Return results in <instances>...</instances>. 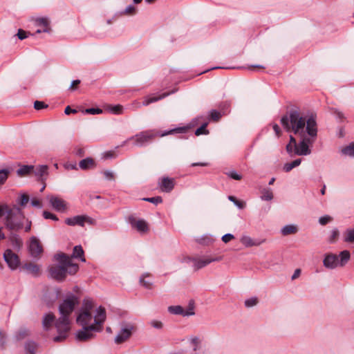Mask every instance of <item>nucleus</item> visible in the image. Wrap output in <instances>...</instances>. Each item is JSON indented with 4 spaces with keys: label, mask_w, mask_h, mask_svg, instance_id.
I'll return each mask as SVG.
<instances>
[{
    "label": "nucleus",
    "mask_w": 354,
    "mask_h": 354,
    "mask_svg": "<svg viewBox=\"0 0 354 354\" xmlns=\"http://www.w3.org/2000/svg\"><path fill=\"white\" fill-rule=\"evenodd\" d=\"M76 112H77V111L75 109H71L69 106H67L64 110V113L66 115H69L71 113H75Z\"/></svg>",
    "instance_id": "052dcab7"
},
{
    "label": "nucleus",
    "mask_w": 354,
    "mask_h": 354,
    "mask_svg": "<svg viewBox=\"0 0 354 354\" xmlns=\"http://www.w3.org/2000/svg\"><path fill=\"white\" fill-rule=\"evenodd\" d=\"M209 116L212 120L217 122L221 118V113L216 110H212L209 112Z\"/></svg>",
    "instance_id": "a19ab883"
},
{
    "label": "nucleus",
    "mask_w": 354,
    "mask_h": 354,
    "mask_svg": "<svg viewBox=\"0 0 354 354\" xmlns=\"http://www.w3.org/2000/svg\"><path fill=\"white\" fill-rule=\"evenodd\" d=\"M77 304L78 299L74 295L68 297L60 304L59 306L60 317L56 320L55 323V328L58 335L53 338L54 342H62L68 337L71 330L69 317Z\"/></svg>",
    "instance_id": "f03ea898"
},
{
    "label": "nucleus",
    "mask_w": 354,
    "mask_h": 354,
    "mask_svg": "<svg viewBox=\"0 0 354 354\" xmlns=\"http://www.w3.org/2000/svg\"><path fill=\"white\" fill-rule=\"evenodd\" d=\"M273 130L274 131L276 135L279 137L280 136V127L278 124H275L273 125Z\"/></svg>",
    "instance_id": "680f3d73"
},
{
    "label": "nucleus",
    "mask_w": 354,
    "mask_h": 354,
    "mask_svg": "<svg viewBox=\"0 0 354 354\" xmlns=\"http://www.w3.org/2000/svg\"><path fill=\"white\" fill-rule=\"evenodd\" d=\"M344 241L347 243L354 242V227L346 230L344 236Z\"/></svg>",
    "instance_id": "c9c22d12"
},
{
    "label": "nucleus",
    "mask_w": 354,
    "mask_h": 354,
    "mask_svg": "<svg viewBox=\"0 0 354 354\" xmlns=\"http://www.w3.org/2000/svg\"><path fill=\"white\" fill-rule=\"evenodd\" d=\"M93 308V301L90 299H84L82 308L77 317V323L82 326H90L94 317L92 315V309Z\"/></svg>",
    "instance_id": "6e6552de"
},
{
    "label": "nucleus",
    "mask_w": 354,
    "mask_h": 354,
    "mask_svg": "<svg viewBox=\"0 0 354 354\" xmlns=\"http://www.w3.org/2000/svg\"><path fill=\"white\" fill-rule=\"evenodd\" d=\"M248 68L250 70H254L255 68L264 69L265 66H263L262 65H252V66H248Z\"/></svg>",
    "instance_id": "e2e57ef3"
},
{
    "label": "nucleus",
    "mask_w": 354,
    "mask_h": 354,
    "mask_svg": "<svg viewBox=\"0 0 354 354\" xmlns=\"http://www.w3.org/2000/svg\"><path fill=\"white\" fill-rule=\"evenodd\" d=\"M43 216L46 219H52L53 221H58V218L55 214H54L50 212H48V211H44Z\"/></svg>",
    "instance_id": "c03bdc74"
},
{
    "label": "nucleus",
    "mask_w": 354,
    "mask_h": 354,
    "mask_svg": "<svg viewBox=\"0 0 354 354\" xmlns=\"http://www.w3.org/2000/svg\"><path fill=\"white\" fill-rule=\"evenodd\" d=\"M104 177L108 180H114V174L111 171H104L103 172Z\"/></svg>",
    "instance_id": "4d7b16f0"
},
{
    "label": "nucleus",
    "mask_w": 354,
    "mask_h": 354,
    "mask_svg": "<svg viewBox=\"0 0 354 354\" xmlns=\"http://www.w3.org/2000/svg\"><path fill=\"white\" fill-rule=\"evenodd\" d=\"M301 274V270L300 269H296L294 272V274H292V279H297V277H299V276Z\"/></svg>",
    "instance_id": "0e129e2a"
},
{
    "label": "nucleus",
    "mask_w": 354,
    "mask_h": 354,
    "mask_svg": "<svg viewBox=\"0 0 354 354\" xmlns=\"http://www.w3.org/2000/svg\"><path fill=\"white\" fill-rule=\"evenodd\" d=\"M261 198L263 201H271L273 198V194L270 189H263L261 191Z\"/></svg>",
    "instance_id": "2f4dec72"
},
{
    "label": "nucleus",
    "mask_w": 354,
    "mask_h": 354,
    "mask_svg": "<svg viewBox=\"0 0 354 354\" xmlns=\"http://www.w3.org/2000/svg\"><path fill=\"white\" fill-rule=\"evenodd\" d=\"M339 257L340 258L339 260V266L342 267L344 266L349 261L351 254L348 250H344L339 253L338 258Z\"/></svg>",
    "instance_id": "393cba45"
},
{
    "label": "nucleus",
    "mask_w": 354,
    "mask_h": 354,
    "mask_svg": "<svg viewBox=\"0 0 354 354\" xmlns=\"http://www.w3.org/2000/svg\"><path fill=\"white\" fill-rule=\"evenodd\" d=\"M9 174V171L7 169L0 170V185H3L7 180Z\"/></svg>",
    "instance_id": "58836bf2"
},
{
    "label": "nucleus",
    "mask_w": 354,
    "mask_h": 354,
    "mask_svg": "<svg viewBox=\"0 0 354 354\" xmlns=\"http://www.w3.org/2000/svg\"><path fill=\"white\" fill-rule=\"evenodd\" d=\"M149 274H144L141 277H140V283L144 286L146 288H151V281H146L145 279V278L146 277H148Z\"/></svg>",
    "instance_id": "ea45409f"
},
{
    "label": "nucleus",
    "mask_w": 354,
    "mask_h": 354,
    "mask_svg": "<svg viewBox=\"0 0 354 354\" xmlns=\"http://www.w3.org/2000/svg\"><path fill=\"white\" fill-rule=\"evenodd\" d=\"M79 167L82 170H87L94 168L95 167V162L93 158H86L80 162Z\"/></svg>",
    "instance_id": "4be33fe9"
},
{
    "label": "nucleus",
    "mask_w": 354,
    "mask_h": 354,
    "mask_svg": "<svg viewBox=\"0 0 354 354\" xmlns=\"http://www.w3.org/2000/svg\"><path fill=\"white\" fill-rule=\"evenodd\" d=\"M169 313L174 315H181L183 316H189L194 315V308L189 307V309L185 310L180 306H169L168 308Z\"/></svg>",
    "instance_id": "a211bd4d"
},
{
    "label": "nucleus",
    "mask_w": 354,
    "mask_h": 354,
    "mask_svg": "<svg viewBox=\"0 0 354 354\" xmlns=\"http://www.w3.org/2000/svg\"><path fill=\"white\" fill-rule=\"evenodd\" d=\"M10 241L13 248L18 250L21 248L23 244L21 239H20L17 235L12 236L10 239Z\"/></svg>",
    "instance_id": "72a5a7b5"
},
{
    "label": "nucleus",
    "mask_w": 354,
    "mask_h": 354,
    "mask_svg": "<svg viewBox=\"0 0 354 354\" xmlns=\"http://www.w3.org/2000/svg\"><path fill=\"white\" fill-rule=\"evenodd\" d=\"M75 154L78 156L82 157L84 155V151L83 149L79 148L76 149Z\"/></svg>",
    "instance_id": "338daca9"
},
{
    "label": "nucleus",
    "mask_w": 354,
    "mask_h": 354,
    "mask_svg": "<svg viewBox=\"0 0 354 354\" xmlns=\"http://www.w3.org/2000/svg\"><path fill=\"white\" fill-rule=\"evenodd\" d=\"M323 263L326 268L334 269L339 266L338 256L333 254H327L323 261Z\"/></svg>",
    "instance_id": "f3484780"
},
{
    "label": "nucleus",
    "mask_w": 354,
    "mask_h": 354,
    "mask_svg": "<svg viewBox=\"0 0 354 354\" xmlns=\"http://www.w3.org/2000/svg\"><path fill=\"white\" fill-rule=\"evenodd\" d=\"M234 239V236L232 234H226L223 235L221 238L222 241L225 243L230 242V241H232Z\"/></svg>",
    "instance_id": "603ef678"
},
{
    "label": "nucleus",
    "mask_w": 354,
    "mask_h": 354,
    "mask_svg": "<svg viewBox=\"0 0 354 354\" xmlns=\"http://www.w3.org/2000/svg\"><path fill=\"white\" fill-rule=\"evenodd\" d=\"M3 259L12 270H16L20 265V260L18 255L14 253L10 249H7L4 252Z\"/></svg>",
    "instance_id": "9b49d317"
},
{
    "label": "nucleus",
    "mask_w": 354,
    "mask_h": 354,
    "mask_svg": "<svg viewBox=\"0 0 354 354\" xmlns=\"http://www.w3.org/2000/svg\"><path fill=\"white\" fill-rule=\"evenodd\" d=\"M80 83V80H73L71 83L70 88L75 89V86L78 85Z\"/></svg>",
    "instance_id": "774afa93"
},
{
    "label": "nucleus",
    "mask_w": 354,
    "mask_h": 354,
    "mask_svg": "<svg viewBox=\"0 0 354 354\" xmlns=\"http://www.w3.org/2000/svg\"><path fill=\"white\" fill-rule=\"evenodd\" d=\"M151 325L156 328H161L162 326V324L160 322L156 320L152 321L151 322Z\"/></svg>",
    "instance_id": "bf43d9fd"
},
{
    "label": "nucleus",
    "mask_w": 354,
    "mask_h": 354,
    "mask_svg": "<svg viewBox=\"0 0 354 354\" xmlns=\"http://www.w3.org/2000/svg\"><path fill=\"white\" fill-rule=\"evenodd\" d=\"M23 269L34 277H38L40 275V266L37 264L28 263L24 265Z\"/></svg>",
    "instance_id": "aec40b11"
},
{
    "label": "nucleus",
    "mask_w": 354,
    "mask_h": 354,
    "mask_svg": "<svg viewBox=\"0 0 354 354\" xmlns=\"http://www.w3.org/2000/svg\"><path fill=\"white\" fill-rule=\"evenodd\" d=\"M201 341L198 337H194L191 339V343L194 346V351L197 350V347L198 344H200Z\"/></svg>",
    "instance_id": "864d4df0"
},
{
    "label": "nucleus",
    "mask_w": 354,
    "mask_h": 354,
    "mask_svg": "<svg viewBox=\"0 0 354 354\" xmlns=\"http://www.w3.org/2000/svg\"><path fill=\"white\" fill-rule=\"evenodd\" d=\"M84 250L81 245H76L73 248V252L72 257L74 258H81L82 261H85V259L83 258Z\"/></svg>",
    "instance_id": "7c9ffc66"
},
{
    "label": "nucleus",
    "mask_w": 354,
    "mask_h": 354,
    "mask_svg": "<svg viewBox=\"0 0 354 354\" xmlns=\"http://www.w3.org/2000/svg\"><path fill=\"white\" fill-rule=\"evenodd\" d=\"M29 201V197L27 194H22L19 198V203L21 206H25Z\"/></svg>",
    "instance_id": "49530a36"
},
{
    "label": "nucleus",
    "mask_w": 354,
    "mask_h": 354,
    "mask_svg": "<svg viewBox=\"0 0 354 354\" xmlns=\"http://www.w3.org/2000/svg\"><path fill=\"white\" fill-rule=\"evenodd\" d=\"M228 199L233 202L234 204L237 206L239 209H243L245 207V203L243 201H241L237 200L234 196H229Z\"/></svg>",
    "instance_id": "e433bc0d"
},
{
    "label": "nucleus",
    "mask_w": 354,
    "mask_h": 354,
    "mask_svg": "<svg viewBox=\"0 0 354 354\" xmlns=\"http://www.w3.org/2000/svg\"><path fill=\"white\" fill-rule=\"evenodd\" d=\"M37 346L33 342H29L26 343L25 346L26 351L27 354H35L37 350Z\"/></svg>",
    "instance_id": "f704fd0d"
},
{
    "label": "nucleus",
    "mask_w": 354,
    "mask_h": 354,
    "mask_svg": "<svg viewBox=\"0 0 354 354\" xmlns=\"http://www.w3.org/2000/svg\"><path fill=\"white\" fill-rule=\"evenodd\" d=\"M136 12V8L135 6L130 5L127 6L124 10V13L127 15H134Z\"/></svg>",
    "instance_id": "09e8293b"
},
{
    "label": "nucleus",
    "mask_w": 354,
    "mask_h": 354,
    "mask_svg": "<svg viewBox=\"0 0 354 354\" xmlns=\"http://www.w3.org/2000/svg\"><path fill=\"white\" fill-rule=\"evenodd\" d=\"M84 113H87V114L95 115V114L102 113L103 111H102V109H99V108H89V109H85L84 111Z\"/></svg>",
    "instance_id": "79ce46f5"
},
{
    "label": "nucleus",
    "mask_w": 354,
    "mask_h": 354,
    "mask_svg": "<svg viewBox=\"0 0 354 354\" xmlns=\"http://www.w3.org/2000/svg\"><path fill=\"white\" fill-rule=\"evenodd\" d=\"M55 317L52 313L46 314L42 320V326L45 330H49L53 325L55 326Z\"/></svg>",
    "instance_id": "6ab92c4d"
},
{
    "label": "nucleus",
    "mask_w": 354,
    "mask_h": 354,
    "mask_svg": "<svg viewBox=\"0 0 354 354\" xmlns=\"http://www.w3.org/2000/svg\"><path fill=\"white\" fill-rule=\"evenodd\" d=\"M168 94H167V93H164V94L160 95H159L158 97H155V96L149 97V96H147V97H145L144 100L142 101V105L143 106H147V105H149V104H151L152 102H157L158 100L164 98Z\"/></svg>",
    "instance_id": "cd10ccee"
},
{
    "label": "nucleus",
    "mask_w": 354,
    "mask_h": 354,
    "mask_svg": "<svg viewBox=\"0 0 354 354\" xmlns=\"http://www.w3.org/2000/svg\"><path fill=\"white\" fill-rule=\"evenodd\" d=\"M174 178L169 177H162L158 181V187L162 192H170L174 187Z\"/></svg>",
    "instance_id": "2eb2a0df"
},
{
    "label": "nucleus",
    "mask_w": 354,
    "mask_h": 354,
    "mask_svg": "<svg viewBox=\"0 0 354 354\" xmlns=\"http://www.w3.org/2000/svg\"><path fill=\"white\" fill-rule=\"evenodd\" d=\"M48 166L47 165H39L32 172L35 173V175L37 176L41 181L46 180L45 176H48Z\"/></svg>",
    "instance_id": "412c9836"
},
{
    "label": "nucleus",
    "mask_w": 354,
    "mask_h": 354,
    "mask_svg": "<svg viewBox=\"0 0 354 354\" xmlns=\"http://www.w3.org/2000/svg\"><path fill=\"white\" fill-rule=\"evenodd\" d=\"M48 199L52 207L59 212H64L67 209V203L62 198L56 196H48Z\"/></svg>",
    "instance_id": "f8f14e48"
},
{
    "label": "nucleus",
    "mask_w": 354,
    "mask_h": 354,
    "mask_svg": "<svg viewBox=\"0 0 354 354\" xmlns=\"http://www.w3.org/2000/svg\"><path fill=\"white\" fill-rule=\"evenodd\" d=\"M207 126V123L203 124L199 128H198L195 131L196 136H200V135H206L209 133L208 130H207L206 127Z\"/></svg>",
    "instance_id": "4c0bfd02"
},
{
    "label": "nucleus",
    "mask_w": 354,
    "mask_h": 354,
    "mask_svg": "<svg viewBox=\"0 0 354 354\" xmlns=\"http://www.w3.org/2000/svg\"><path fill=\"white\" fill-rule=\"evenodd\" d=\"M14 211H15L20 216L23 217V214L20 208L15 207L14 209H10L6 204L0 205V217L3 216L6 213V225L7 227L12 230H19L22 228L23 223L21 221H15L14 220Z\"/></svg>",
    "instance_id": "0eeeda50"
},
{
    "label": "nucleus",
    "mask_w": 354,
    "mask_h": 354,
    "mask_svg": "<svg viewBox=\"0 0 354 354\" xmlns=\"http://www.w3.org/2000/svg\"><path fill=\"white\" fill-rule=\"evenodd\" d=\"M144 201L152 203L153 204L158 205L162 202V199L160 196H155L151 198H145Z\"/></svg>",
    "instance_id": "37998d69"
},
{
    "label": "nucleus",
    "mask_w": 354,
    "mask_h": 354,
    "mask_svg": "<svg viewBox=\"0 0 354 354\" xmlns=\"http://www.w3.org/2000/svg\"><path fill=\"white\" fill-rule=\"evenodd\" d=\"M281 123L287 131H292L299 136L307 134L317 137V124L316 115L313 113L304 115L297 110H291L288 115L281 118Z\"/></svg>",
    "instance_id": "f257e3e1"
},
{
    "label": "nucleus",
    "mask_w": 354,
    "mask_h": 354,
    "mask_svg": "<svg viewBox=\"0 0 354 354\" xmlns=\"http://www.w3.org/2000/svg\"><path fill=\"white\" fill-rule=\"evenodd\" d=\"M34 170V166L32 165H24L21 167L17 171V173L19 176H23L28 175L32 173Z\"/></svg>",
    "instance_id": "bb28decb"
},
{
    "label": "nucleus",
    "mask_w": 354,
    "mask_h": 354,
    "mask_svg": "<svg viewBox=\"0 0 354 354\" xmlns=\"http://www.w3.org/2000/svg\"><path fill=\"white\" fill-rule=\"evenodd\" d=\"M65 223L68 225L71 226L80 225L83 227L85 223H88L90 225H93L95 221L93 218L89 216L84 215H78L71 218H67L65 220Z\"/></svg>",
    "instance_id": "9d476101"
},
{
    "label": "nucleus",
    "mask_w": 354,
    "mask_h": 354,
    "mask_svg": "<svg viewBox=\"0 0 354 354\" xmlns=\"http://www.w3.org/2000/svg\"><path fill=\"white\" fill-rule=\"evenodd\" d=\"M47 106H48L46 104L41 101H35L34 103V107L36 110H41L44 108H46Z\"/></svg>",
    "instance_id": "8fccbe9b"
},
{
    "label": "nucleus",
    "mask_w": 354,
    "mask_h": 354,
    "mask_svg": "<svg viewBox=\"0 0 354 354\" xmlns=\"http://www.w3.org/2000/svg\"><path fill=\"white\" fill-rule=\"evenodd\" d=\"M331 221V217L329 216H324L319 218V222L321 225H324Z\"/></svg>",
    "instance_id": "3c124183"
},
{
    "label": "nucleus",
    "mask_w": 354,
    "mask_h": 354,
    "mask_svg": "<svg viewBox=\"0 0 354 354\" xmlns=\"http://www.w3.org/2000/svg\"><path fill=\"white\" fill-rule=\"evenodd\" d=\"M29 251L32 257H38L43 252L42 246L39 241L35 236L30 239Z\"/></svg>",
    "instance_id": "4468645a"
},
{
    "label": "nucleus",
    "mask_w": 354,
    "mask_h": 354,
    "mask_svg": "<svg viewBox=\"0 0 354 354\" xmlns=\"http://www.w3.org/2000/svg\"><path fill=\"white\" fill-rule=\"evenodd\" d=\"M301 162L300 158L296 159L291 162H287L283 165V171L286 172L290 171L293 168L298 167Z\"/></svg>",
    "instance_id": "c85d7f7f"
},
{
    "label": "nucleus",
    "mask_w": 354,
    "mask_h": 354,
    "mask_svg": "<svg viewBox=\"0 0 354 354\" xmlns=\"http://www.w3.org/2000/svg\"><path fill=\"white\" fill-rule=\"evenodd\" d=\"M342 153L344 155L354 157V142H352L349 145L343 148L342 149Z\"/></svg>",
    "instance_id": "473e14b6"
},
{
    "label": "nucleus",
    "mask_w": 354,
    "mask_h": 354,
    "mask_svg": "<svg viewBox=\"0 0 354 354\" xmlns=\"http://www.w3.org/2000/svg\"><path fill=\"white\" fill-rule=\"evenodd\" d=\"M228 176L230 178H232L234 180H241L242 178V176L240 174H237L236 171H234L229 172Z\"/></svg>",
    "instance_id": "6e6d98bb"
},
{
    "label": "nucleus",
    "mask_w": 354,
    "mask_h": 354,
    "mask_svg": "<svg viewBox=\"0 0 354 354\" xmlns=\"http://www.w3.org/2000/svg\"><path fill=\"white\" fill-rule=\"evenodd\" d=\"M258 302V299L256 297H252L245 301V305L247 307H252L255 306Z\"/></svg>",
    "instance_id": "a18cd8bd"
},
{
    "label": "nucleus",
    "mask_w": 354,
    "mask_h": 354,
    "mask_svg": "<svg viewBox=\"0 0 354 354\" xmlns=\"http://www.w3.org/2000/svg\"><path fill=\"white\" fill-rule=\"evenodd\" d=\"M222 259L221 257H203L201 258H189L188 260L193 263V267L195 270L201 269L209 263L214 261H219Z\"/></svg>",
    "instance_id": "1a4fd4ad"
},
{
    "label": "nucleus",
    "mask_w": 354,
    "mask_h": 354,
    "mask_svg": "<svg viewBox=\"0 0 354 354\" xmlns=\"http://www.w3.org/2000/svg\"><path fill=\"white\" fill-rule=\"evenodd\" d=\"M129 222L132 227L136 228L140 232H146L148 231V225L145 221L142 219L137 220L133 216L129 218Z\"/></svg>",
    "instance_id": "dca6fc26"
},
{
    "label": "nucleus",
    "mask_w": 354,
    "mask_h": 354,
    "mask_svg": "<svg viewBox=\"0 0 354 354\" xmlns=\"http://www.w3.org/2000/svg\"><path fill=\"white\" fill-rule=\"evenodd\" d=\"M189 130L187 127H177L168 131L160 132L156 129L142 131L124 142V145L128 140H133V145L138 147H143L151 143L157 137H163L174 133H186Z\"/></svg>",
    "instance_id": "20e7f679"
},
{
    "label": "nucleus",
    "mask_w": 354,
    "mask_h": 354,
    "mask_svg": "<svg viewBox=\"0 0 354 354\" xmlns=\"http://www.w3.org/2000/svg\"><path fill=\"white\" fill-rule=\"evenodd\" d=\"M298 231L297 227L295 225H287L283 227L281 232L283 236L296 234Z\"/></svg>",
    "instance_id": "5701e85b"
},
{
    "label": "nucleus",
    "mask_w": 354,
    "mask_h": 354,
    "mask_svg": "<svg viewBox=\"0 0 354 354\" xmlns=\"http://www.w3.org/2000/svg\"><path fill=\"white\" fill-rule=\"evenodd\" d=\"M31 205L33 207H38V208H41L42 207V205H41V201L37 199V198H32L31 200Z\"/></svg>",
    "instance_id": "13d9d810"
},
{
    "label": "nucleus",
    "mask_w": 354,
    "mask_h": 354,
    "mask_svg": "<svg viewBox=\"0 0 354 354\" xmlns=\"http://www.w3.org/2000/svg\"><path fill=\"white\" fill-rule=\"evenodd\" d=\"M299 137L301 140L297 143L296 139L292 136H290V142L286 145V151L290 156L295 155L307 156L311 153L309 145L314 142L316 137H310L307 134Z\"/></svg>",
    "instance_id": "423d86ee"
},
{
    "label": "nucleus",
    "mask_w": 354,
    "mask_h": 354,
    "mask_svg": "<svg viewBox=\"0 0 354 354\" xmlns=\"http://www.w3.org/2000/svg\"><path fill=\"white\" fill-rule=\"evenodd\" d=\"M106 310L102 306H100L96 310V314L94 316V324L88 326H82V329L78 330L76 333V338L79 341H88L95 337V333L102 330V325L106 320Z\"/></svg>",
    "instance_id": "39448f33"
},
{
    "label": "nucleus",
    "mask_w": 354,
    "mask_h": 354,
    "mask_svg": "<svg viewBox=\"0 0 354 354\" xmlns=\"http://www.w3.org/2000/svg\"><path fill=\"white\" fill-rule=\"evenodd\" d=\"M36 24L38 26H41L42 28V31L44 32H48L50 31V28L48 27L49 23L48 20L46 18H38L35 20Z\"/></svg>",
    "instance_id": "a878e982"
},
{
    "label": "nucleus",
    "mask_w": 354,
    "mask_h": 354,
    "mask_svg": "<svg viewBox=\"0 0 354 354\" xmlns=\"http://www.w3.org/2000/svg\"><path fill=\"white\" fill-rule=\"evenodd\" d=\"M17 37L19 39L22 40V39H26L28 36H27V33L26 31H24V30L22 29H19L18 30V32H17Z\"/></svg>",
    "instance_id": "5fc2aeb1"
},
{
    "label": "nucleus",
    "mask_w": 354,
    "mask_h": 354,
    "mask_svg": "<svg viewBox=\"0 0 354 354\" xmlns=\"http://www.w3.org/2000/svg\"><path fill=\"white\" fill-rule=\"evenodd\" d=\"M339 236V231L337 229H334L331 231L330 235L329 237L330 242H334Z\"/></svg>",
    "instance_id": "de8ad7c7"
},
{
    "label": "nucleus",
    "mask_w": 354,
    "mask_h": 354,
    "mask_svg": "<svg viewBox=\"0 0 354 354\" xmlns=\"http://www.w3.org/2000/svg\"><path fill=\"white\" fill-rule=\"evenodd\" d=\"M134 327L131 324H127L123 326L117 336L115 337V342L116 344H121L128 339L133 330Z\"/></svg>",
    "instance_id": "ddd939ff"
},
{
    "label": "nucleus",
    "mask_w": 354,
    "mask_h": 354,
    "mask_svg": "<svg viewBox=\"0 0 354 354\" xmlns=\"http://www.w3.org/2000/svg\"><path fill=\"white\" fill-rule=\"evenodd\" d=\"M106 110L111 112V113L115 114V115H120L122 113L123 111V106L120 104L117 105H109L107 106Z\"/></svg>",
    "instance_id": "c756f323"
},
{
    "label": "nucleus",
    "mask_w": 354,
    "mask_h": 354,
    "mask_svg": "<svg viewBox=\"0 0 354 354\" xmlns=\"http://www.w3.org/2000/svg\"><path fill=\"white\" fill-rule=\"evenodd\" d=\"M241 243L245 247H251L254 245H259L261 242L259 241H254L248 236H243L241 239Z\"/></svg>",
    "instance_id": "b1692460"
},
{
    "label": "nucleus",
    "mask_w": 354,
    "mask_h": 354,
    "mask_svg": "<svg viewBox=\"0 0 354 354\" xmlns=\"http://www.w3.org/2000/svg\"><path fill=\"white\" fill-rule=\"evenodd\" d=\"M54 259L59 263V265L49 267L48 271L53 279L61 281L65 279L67 274L72 275L78 271V265L72 263L71 258L66 254H57Z\"/></svg>",
    "instance_id": "7ed1b4c3"
},
{
    "label": "nucleus",
    "mask_w": 354,
    "mask_h": 354,
    "mask_svg": "<svg viewBox=\"0 0 354 354\" xmlns=\"http://www.w3.org/2000/svg\"><path fill=\"white\" fill-rule=\"evenodd\" d=\"M209 164L207 162H194L191 165L192 167H196V166H201V167H206Z\"/></svg>",
    "instance_id": "69168bd1"
}]
</instances>
